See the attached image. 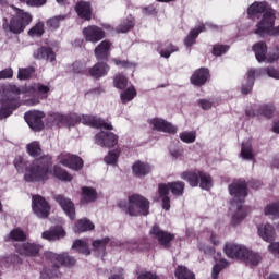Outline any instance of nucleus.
<instances>
[{
  "mask_svg": "<svg viewBox=\"0 0 279 279\" xmlns=\"http://www.w3.org/2000/svg\"><path fill=\"white\" fill-rule=\"evenodd\" d=\"M263 12H265V14L262 21L257 24L255 34H258L259 36H265V34H268L269 36H278L279 26L274 27L276 11L274 9H268L267 2H255L247 10L248 16H256V14Z\"/></svg>",
  "mask_w": 279,
  "mask_h": 279,
  "instance_id": "obj_1",
  "label": "nucleus"
},
{
  "mask_svg": "<svg viewBox=\"0 0 279 279\" xmlns=\"http://www.w3.org/2000/svg\"><path fill=\"white\" fill-rule=\"evenodd\" d=\"M229 193L232 196V208H236V213L232 217V223L236 226L247 217V213H245V209L241 205L247 197V183L244 180L233 181V184L229 185Z\"/></svg>",
  "mask_w": 279,
  "mask_h": 279,
  "instance_id": "obj_2",
  "label": "nucleus"
},
{
  "mask_svg": "<svg viewBox=\"0 0 279 279\" xmlns=\"http://www.w3.org/2000/svg\"><path fill=\"white\" fill-rule=\"evenodd\" d=\"M51 169V157L36 159L32 166L26 170V182H45L49 180Z\"/></svg>",
  "mask_w": 279,
  "mask_h": 279,
  "instance_id": "obj_3",
  "label": "nucleus"
},
{
  "mask_svg": "<svg viewBox=\"0 0 279 279\" xmlns=\"http://www.w3.org/2000/svg\"><path fill=\"white\" fill-rule=\"evenodd\" d=\"M119 208H123L131 217H138V215H149V202L145 196L133 194L129 196V203L120 202Z\"/></svg>",
  "mask_w": 279,
  "mask_h": 279,
  "instance_id": "obj_4",
  "label": "nucleus"
},
{
  "mask_svg": "<svg viewBox=\"0 0 279 279\" xmlns=\"http://www.w3.org/2000/svg\"><path fill=\"white\" fill-rule=\"evenodd\" d=\"M46 258L51 259L53 269L52 270L45 269L41 272L43 279L58 278V268L61 267V265H64L65 267H73V265H75V258L69 256V254L57 255L53 253H47Z\"/></svg>",
  "mask_w": 279,
  "mask_h": 279,
  "instance_id": "obj_5",
  "label": "nucleus"
},
{
  "mask_svg": "<svg viewBox=\"0 0 279 279\" xmlns=\"http://www.w3.org/2000/svg\"><path fill=\"white\" fill-rule=\"evenodd\" d=\"M13 10L15 14L10 20L9 29L12 34H23L25 27L33 21L32 14L16 7H13Z\"/></svg>",
  "mask_w": 279,
  "mask_h": 279,
  "instance_id": "obj_6",
  "label": "nucleus"
},
{
  "mask_svg": "<svg viewBox=\"0 0 279 279\" xmlns=\"http://www.w3.org/2000/svg\"><path fill=\"white\" fill-rule=\"evenodd\" d=\"M184 182L182 181H175L170 182L168 184L161 183L159 184V195L162 197V208L165 210H169L171 208V199H169V192L171 191L172 194L180 196L184 193Z\"/></svg>",
  "mask_w": 279,
  "mask_h": 279,
  "instance_id": "obj_7",
  "label": "nucleus"
},
{
  "mask_svg": "<svg viewBox=\"0 0 279 279\" xmlns=\"http://www.w3.org/2000/svg\"><path fill=\"white\" fill-rule=\"evenodd\" d=\"M33 211L39 219H47V217H49V213H51V206L45 199V197L40 195H34Z\"/></svg>",
  "mask_w": 279,
  "mask_h": 279,
  "instance_id": "obj_8",
  "label": "nucleus"
},
{
  "mask_svg": "<svg viewBox=\"0 0 279 279\" xmlns=\"http://www.w3.org/2000/svg\"><path fill=\"white\" fill-rule=\"evenodd\" d=\"M58 161L63 165V167H68L74 171H80V169L84 167V161L82 158L76 155H71L70 153H61L58 156Z\"/></svg>",
  "mask_w": 279,
  "mask_h": 279,
  "instance_id": "obj_9",
  "label": "nucleus"
},
{
  "mask_svg": "<svg viewBox=\"0 0 279 279\" xmlns=\"http://www.w3.org/2000/svg\"><path fill=\"white\" fill-rule=\"evenodd\" d=\"M149 234L153 239L158 240L159 245H162V247L166 248L171 247V241L175 239V235L167 231H162L158 226H154L149 231Z\"/></svg>",
  "mask_w": 279,
  "mask_h": 279,
  "instance_id": "obj_10",
  "label": "nucleus"
},
{
  "mask_svg": "<svg viewBox=\"0 0 279 279\" xmlns=\"http://www.w3.org/2000/svg\"><path fill=\"white\" fill-rule=\"evenodd\" d=\"M223 250L228 258H232L233 260H242L245 258V254H247V248L245 246L234 242H228Z\"/></svg>",
  "mask_w": 279,
  "mask_h": 279,
  "instance_id": "obj_11",
  "label": "nucleus"
},
{
  "mask_svg": "<svg viewBox=\"0 0 279 279\" xmlns=\"http://www.w3.org/2000/svg\"><path fill=\"white\" fill-rule=\"evenodd\" d=\"M83 36L87 43H99L106 38V31L97 25H90L83 28Z\"/></svg>",
  "mask_w": 279,
  "mask_h": 279,
  "instance_id": "obj_12",
  "label": "nucleus"
},
{
  "mask_svg": "<svg viewBox=\"0 0 279 279\" xmlns=\"http://www.w3.org/2000/svg\"><path fill=\"white\" fill-rule=\"evenodd\" d=\"M253 51L258 62H265L266 60L267 62H276V60L279 59V53H275L272 56L267 57V44L263 41L255 44L253 46Z\"/></svg>",
  "mask_w": 279,
  "mask_h": 279,
  "instance_id": "obj_13",
  "label": "nucleus"
},
{
  "mask_svg": "<svg viewBox=\"0 0 279 279\" xmlns=\"http://www.w3.org/2000/svg\"><path fill=\"white\" fill-rule=\"evenodd\" d=\"M45 118V113L40 111H29L25 113L24 119L26 123H28L29 128L32 130H35V132H38L43 130V119Z\"/></svg>",
  "mask_w": 279,
  "mask_h": 279,
  "instance_id": "obj_14",
  "label": "nucleus"
},
{
  "mask_svg": "<svg viewBox=\"0 0 279 279\" xmlns=\"http://www.w3.org/2000/svg\"><path fill=\"white\" fill-rule=\"evenodd\" d=\"M96 143L102 147H114L119 143V137L114 133L100 132L96 135Z\"/></svg>",
  "mask_w": 279,
  "mask_h": 279,
  "instance_id": "obj_15",
  "label": "nucleus"
},
{
  "mask_svg": "<svg viewBox=\"0 0 279 279\" xmlns=\"http://www.w3.org/2000/svg\"><path fill=\"white\" fill-rule=\"evenodd\" d=\"M56 202L61 206V208L64 210V213L70 217V219H75V205L71 199L62 196L57 195L54 196Z\"/></svg>",
  "mask_w": 279,
  "mask_h": 279,
  "instance_id": "obj_16",
  "label": "nucleus"
},
{
  "mask_svg": "<svg viewBox=\"0 0 279 279\" xmlns=\"http://www.w3.org/2000/svg\"><path fill=\"white\" fill-rule=\"evenodd\" d=\"M17 254L22 256H36L40 252V246L32 243L15 244Z\"/></svg>",
  "mask_w": 279,
  "mask_h": 279,
  "instance_id": "obj_17",
  "label": "nucleus"
},
{
  "mask_svg": "<svg viewBox=\"0 0 279 279\" xmlns=\"http://www.w3.org/2000/svg\"><path fill=\"white\" fill-rule=\"evenodd\" d=\"M82 123L90 125L92 128H104L105 130H113L112 124L93 116H84Z\"/></svg>",
  "mask_w": 279,
  "mask_h": 279,
  "instance_id": "obj_18",
  "label": "nucleus"
},
{
  "mask_svg": "<svg viewBox=\"0 0 279 279\" xmlns=\"http://www.w3.org/2000/svg\"><path fill=\"white\" fill-rule=\"evenodd\" d=\"M150 123L154 125V129L159 132H168V134H175L178 132V128L162 119H153Z\"/></svg>",
  "mask_w": 279,
  "mask_h": 279,
  "instance_id": "obj_19",
  "label": "nucleus"
},
{
  "mask_svg": "<svg viewBox=\"0 0 279 279\" xmlns=\"http://www.w3.org/2000/svg\"><path fill=\"white\" fill-rule=\"evenodd\" d=\"M209 77L210 73L208 69L201 68L192 75L191 83L194 84V86H204Z\"/></svg>",
  "mask_w": 279,
  "mask_h": 279,
  "instance_id": "obj_20",
  "label": "nucleus"
},
{
  "mask_svg": "<svg viewBox=\"0 0 279 279\" xmlns=\"http://www.w3.org/2000/svg\"><path fill=\"white\" fill-rule=\"evenodd\" d=\"M75 10L81 19L85 21H90L93 17V10L90 9L89 2L81 1L76 4Z\"/></svg>",
  "mask_w": 279,
  "mask_h": 279,
  "instance_id": "obj_21",
  "label": "nucleus"
},
{
  "mask_svg": "<svg viewBox=\"0 0 279 279\" xmlns=\"http://www.w3.org/2000/svg\"><path fill=\"white\" fill-rule=\"evenodd\" d=\"M110 47H112V44L108 40L101 41L96 48H95V56L97 60H106L108 56H110Z\"/></svg>",
  "mask_w": 279,
  "mask_h": 279,
  "instance_id": "obj_22",
  "label": "nucleus"
},
{
  "mask_svg": "<svg viewBox=\"0 0 279 279\" xmlns=\"http://www.w3.org/2000/svg\"><path fill=\"white\" fill-rule=\"evenodd\" d=\"M202 177V171L190 170L181 174L182 180L189 182L190 186H197L199 184V178Z\"/></svg>",
  "mask_w": 279,
  "mask_h": 279,
  "instance_id": "obj_23",
  "label": "nucleus"
},
{
  "mask_svg": "<svg viewBox=\"0 0 279 279\" xmlns=\"http://www.w3.org/2000/svg\"><path fill=\"white\" fill-rule=\"evenodd\" d=\"M258 234L267 243H270V241H274V239L276 238V230L271 225H262L258 228Z\"/></svg>",
  "mask_w": 279,
  "mask_h": 279,
  "instance_id": "obj_24",
  "label": "nucleus"
},
{
  "mask_svg": "<svg viewBox=\"0 0 279 279\" xmlns=\"http://www.w3.org/2000/svg\"><path fill=\"white\" fill-rule=\"evenodd\" d=\"M41 236L47 241H57V239H64V236H66V232H64V229L61 227H56L49 231H45Z\"/></svg>",
  "mask_w": 279,
  "mask_h": 279,
  "instance_id": "obj_25",
  "label": "nucleus"
},
{
  "mask_svg": "<svg viewBox=\"0 0 279 279\" xmlns=\"http://www.w3.org/2000/svg\"><path fill=\"white\" fill-rule=\"evenodd\" d=\"M110 68L106 63H96L92 69H89V75L94 77V80H99V77H104V75L108 74Z\"/></svg>",
  "mask_w": 279,
  "mask_h": 279,
  "instance_id": "obj_26",
  "label": "nucleus"
},
{
  "mask_svg": "<svg viewBox=\"0 0 279 279\" xmlns=\"http://www.w3.org/2000/svg\"><path fill=\"white\" fill-rule=\"evenodd\" d=\"M133 173L137 178H143V175H147V173H150L151 171V166L149 163H145L142 161H136L133 167Z\"/></svg>",
  "mask_w": 279,
  "mask_h": 279,
  "instance_id": "obj_27",
  "label": "nucleus"
},
{
  "mask_svg": "<svg viewBox=\"0 0 279 279\" xmlns=\"http://www.w3.org/2000/svg\"><path fill=\"white\" fill-rule=\"evenodd\" d=\"M242 260L250 267H256V265H258V263L263 260V257L260 256V254L246 248L245 256L242 257Z\"/></svg>",
  "mask_w": 279,
  "mask_h": 279,
  "instance_id": "obj_28",
  "label": "nucleus"
},
{
  "mask_svg": "<svg viewBox=\"0 0 279 279\" xmlns=\"http://www.w3.org/2000/svg\"><path fill=\"white\" fill-rule=\"evenodd\" d=\"M97 199V191L93 187H82L81 202L82 204H90Z\"/></svg>",
  "mask_w": 279,
  "mask_h": 279,
  "instance_id": "obj_29",
  "label": "nucleus"
},
{
  "mask_svg": "<svg viewBox=\"0 0 279 279\" xmlns=\"http://www.w3.org/2000/svg\"><path fill=\"white\" fill-rule=\"evenodd\" d=\"M35 58H37V60H49L53 62V60H56V52H53L51 48L43 47L35 52Z\"/></svg>",
  "mask_w": 279,
  "mask_h": 279,
  "instance_id": "obj_30",
  "label": "nucleus"
},
{
  "mask_svg": "<svg viewBox=\"0 0 279 279\" xmlns=\"http://www.w3.org/2000/svg\"><path fill=\"white\" fill-rule=\"evenodd\" d=\"M205 29L206 27L204 26V24L199 25L196 28H193L187 35V37L185 38L184 45H186V47H192V45H195V40H197V36H199V34H202V32H204Z\"/></svg>",
  "mask_w": 279,
  "mask_h": 279,
  "instance_id": "obj_31",
  "label": "nucleus"
},
{
  "mask_svg": "<svg viewBox=\"0 0 279 279\" xmlns=\"http://www.w3.org/2000/svg\"><path fill=\"white\" fill-rule=\"evenodd\" d=\"M88 230H95V225L90 220L84 218L76 222L74 232H88Z\"/></svg>",
  "mask_w": 279,
  "mask_h": 279,
  "instance_id": "obj_32",
  "label": "nucleus"
},
{
  "mask_svg": "<svg viewBox=\"0 0 279 279\" xmlns=\"http://www.w3.org/2000/svg\"><path fill=\"white\" fill-rule=\"evenodd\" d=\"M178 279H195V274L191 272L186 267L179 266L174 272Z\"/></svg>",
  "mask_w": 279,
  "mask_h": 279,
  "instance_id": "obj_33",
  "label": "nucleus"
},
{
  "mask_svg": "<svg viewBox=\"0 0 279 279\" xmlns=\"http://www.w3.org/2000/svg\"><path fill=\"white\" fill-rule=\"evenodd\" d=\"M256 75H258V71L254 69L248 70L247 80L250 85L247 87L245 86L242 87L243 95H247L248 93L252 92V86H254V77H256Z\"/></svg>",
  "mask_w": 279,
  "mask_h": 279,
  "instance_id": "obj_34",
  "label": "nucleus"
},
{
  "mask_svg": "<svg viewBox=\"0 0 279 279\" xmlns=\"http://www.w3.org/2000/svg\"><path fill=\"white\" fill-rule=\"evenodd\" d=\"M73 250H76V252H80V254H85V256H88L90 254V248H88V244L82 240H76L73 245Z\"/></svg>",
  "mask_w": 279,
  "mask_h": 279,
  "instance_id": "obj_35",
  "label": "nucleus"
},
{
  "mask_svg": "<svg viewBox=\"0 0 279 279\" xmlns=\"http://www.w3.org/2000/svg\"><path fill=\"white\" fill-rule=\"evenodd\" d=\"M54 175L58 178V180H62L63 182H71L73 180V177L66 172V170L56 166L54 167Z\"/></svg>",
  "mask_w": 279,
  "mask_h": 279,
  "instance_id": "obj_36",
  "label": "nucleus"
},
{
  "mask_svg": "<svg viewBox=\"0 0 279 279\" xmlns=\"http://www.w3.org/2000/svg\"><path fill=\"white\" fill-rule=\"evenodd\" d=\"M134 97H136V88L131 86L121 94V101L122 104H128L129 101H132Z\"/></svg>",
  "mask_w": 279,
  "mask_h": 279,
  "instance_id": "obj_37",
  "label": "nucleus"
},
{
  "mask_svg": "<svg viewBox=\"0 0 279 279\" xmlns=\"http://www.w3.org/2000/svg\"><path fill=\"white\" fill-rule=\"evenodd\" d=\"M113 86L120 90L128 88V77L123 74H117L113 78Z\"/></svg>",
  "mask_w": 279,
  "mask_h": 279,
  "instance_id": "obj_38",
  "label": "nucleus"
},
{
  "mask_svg": "<svg viewBox=\"0 0 279 279\" xmlns=\"http://www.w3.org/2000/svg\"><path fill=\"white\" fill-rule=\"evenodd\" d=\"M132 27H134V19L129 17L117 27V32L118 34H125L126 32H130Z\"/></svg>",
  "mask_w": 279,
  "mask_h": 279,
  "instance_id": "obj_39",
  "label": "nucleus"
},
{
  "mask_svg": "<svg viewBox=\"0 0 279 279\" xmlns=\"http://www.w3.org/2000/svg\"><path fill=\"white\" fill-rule=\"evenodd\" d=\"M43 34H45V23L43 22H38L28 31V36H37V38H40Z\"/></svg>",
  "mask_w": 279,
  "mask_h": 279,
  "instance_id": "obj_40",
  "label": "nucleus"
},
{
  "mask_svg": "<svg viewBox=\"0 0 279 279\" xmlns=\"http://www.w3.org/2000/svg\"><path fill=\"white\" fill-rule=\"evenodd\" d=\"M35 72L36 70L34 69V66L22 68L19 70L17 77L19 80H29V77H32V75H34Z\"/></svg>",
  "mask_w": 279,
  "mask_h": 279,
  "instance_id": "obj_41",
  "label": "nucleus"
},
{
  "mask_svg": "<svg viewBox=\"0 0 279 279\" xmlns=\"http://www.w3.org/2000/svg\"><path fill=\"white\" fill-rule=\"evenodd\" d=\"M27 151L29 156L36 157L40 156L43 149H40V144L38 142H32L31 144L27 145Z\"/></svg>",
  "mask_w": 279,
  "mask_h": 279,
  "instance_id": "obj_42",
  "label": "nucleus"
},
{
  "mask_svg": "<svg viewBox=\"0 0 279 279\" xmlns=\"http://www.w3.org/2000/svg\"><path fill=\"white\" fill-rule=\"evenodd\" d=\"M242 158L246 160H252L254 158V154L252 153V144L251 143H243L242 150H241Z\"/></svg>",
  "mask_w": 279,
  "mask_h": 279,
  "instance_id": "obj_43",
  "label": "nucleus"
},
{
  "mask_svg": "<svg viewBox=\"0 0 279 279\" xmlns=\"http://www.w3.org/2000/svg\"><path fill=\"white\" fill-rule=\"evenodd\" d=\"M274 112H276V110L271 105H263L258 110V114H260L262 117H267L268 119H271V117H274Z\"/></svg>",
  "mask_w": 279,
  "mask_h": 279,
  "instance_id": "obj_44",
  "label": "nucleus"
},
{
  "mask_svg": "<svg viewBox=\"0 0 279 279\" xmlns=\"http://www.w3.org/2000/svg\"><path fill=\"white\" fill-rule=\"evenodd\" d=\"M199 180H201V189H205V191H208V189L213 186V179L210 178V175L202 172Z\"/></svg>",
  "mask_w": 279,
  "mask_h": 279,
  "instance_id": "obj_45",
  "label": "nucleus"
},
{
  "mask_svg": "<svg viewBox=\"0 0 279 279\" xmlns=\"http://www.w3.org/2000/svg\"><path fill=\"white\" fill-rule=\"evenodd\" d=\"M264 213L265 215H270L271 217H279V202L267 205Z\"/></svg>",
  "mask_w": 279,
  "mask_h": 279,
  "instance_id": "obj_46",
  "label": "nucleus"
},
{
  "mask_svg": "<svg viewBox=\"0 0 279 279\" xmlns=\"http://www.w3.org/2000/svg\"><path fill=\"white\" fill-rule=\"evenodd\" d=\"M60 21H64V16L59 15L52 19H49L46 23L47 27L50 29H58L60 27Z\"/></svg>",
  "mask_w": 279,
  "mask_h": 279,
  "instance_id": "obj_47",
  "label": "nucleus"
},
{
  "mask_svg": "<svg viewBox=\"0 0 279 279\" xmlns=\"http://www.w3.org/2000/svg\"><path fill=\"white\" fill-rule=\"evenodd\" d=\"M10 236L12 239V241H26L27 235H25V233L23 232V230L21 229H14L11 231Z\"/></svg>",
  "mask_w": 279,
  "mask_h": 279,
  "instance_id": "obj_48",
  "label": "nucleus"
},
{
  "mask_svg": "<svg viewBox=\"0 0 279 279\" xmlns=\"http://www.w3.org/2000/svg\"><path fill=\"white\" fill-rule=\"evenodd\" d=\"M180 138L183 143H195L197 134L195 132H183L180 134Z\"/></svg>",
  "mask_w": 279,
  "mask_h": 279,
  "instance_id": "obj_49",
  "label": "nucleus"
},
{
  "mask_svg": "<svg viewBox=\"0 0 279 279\" xmlns=\"http://www.w3.org/2000/svg\"><path fill=\"white\" fill-rule=\"evenodd\" d=\"M225 267H228V262L226 260H220L218 264H216L213 268V278L217 279V276L221 274V270L225 269Z\"/></svg>",
  "mask_w": 279,
  "mask_h": 279,
  "instance_id": "obj_50",
  "label": "nucleus"
},
{
  "mask_svg": "<svg viewBox=\"0 0 279 279\" xmlns=\"http://www.w3.org/2000/svg\"><path fill=\"white\" fill-rule=\"evenodd\" d=\"M110 240L108 238H105L102 240H96L93 242V247L97 250L98 252L106 250V245H108V242Z\"/></svg>",
  "mask_w": 279,
  "mask_h": 279,
  "instance_id": "obj_51",
  "label": "nucleus"
},
{
  "mask_svg": "<svg viewBox=\"0 0 279 279\" xmlns=\"http://www.w3.org/2000/svg\"><path fill=\"white\" fill-rule=\"evenodd\" d=\"M22 3H26L31 8H40L47 3V0H20Z\"/></svg>",
  "mask_w": 279,
  "mask_h": 279,
  "instance_id": "obj_52",
  "label": "nucleus"
},
{
  "mask_svg": "<svg viewBox=\"0 0 279 279\" xmlns=\"http://www.w3.org/2000/svg\"><path fill=\"white\" fill-rule=\"evenodd\" d=\"M228 49H230V47H228L226 45H216V46H214L213 54L214 56H223V53H226V51H228Z\"/></svg>",
  "mask_w": 279,
  "mask_h": 279,
  "instance_id": "obj_53",
  "label": "nucleus"
},
{
  "mask_svg": "<svg viewBox=\"0 0 279 279\" xmlns=\"http://www.w3.org/2000/svg\"><path fill=\"white\" fill-rule=\"evenodd\" d=\"M117 158H119V150L110 151L109 156L105 157V162H107V165H114Z\"/></svg>",
  "mask_w": 279,
  "mask_h": 279,
  "instance_id": "obj_54",
  "label": "nucleus"
},
{
  "mask_svg": "<svg viewBox=\"0 0 279 279\" xmlns=\"http://www.w3.org/2000/svg\"><path fill=\"white\" fill-rule=\"evenodd\" d=\"M54 121L58 123V125H66L69 123V117L68 116H62L60 113L54 114Z\"/></svg>",
  "mask_w": 279,
  "mask_h": 279,
  "instance_id": "obj_55",
  "label": "nucleus"
},
{
  "mask_svg": "<svg viewBox=\"0 0 279 279\" xmlns=\"http://www.w3.org/2000/svg\"><path fill=\"white\" fill-rule=\"evenodd\" d=\"M13 76H14V72L10 68L0 71V80H10Z\"/></svg>",
  "mask_w": 279,
  "mask_h": 279,
  "instance_id": "obj_56",
  "label": "nucleus"
},
{
  "mask_svg": "<svg viewBox=\"0 0 279 279\" xmlns=\"http://www.w3.org/2000/svg\"><path fill=\"white\" fill-rule=\"evenodd\" d=\"M267 75L274 80H279V70L275 68L266 69Z\"/></svg>",
  "mask_w": 279,
  "mask_h": 279,
  "instance_id": "obj_57",
  "label": "nucleus"
},
{
  "mask_svg": "<svg viewBox=\"0 0 279 279\" xmlns=\"http://www.w3.org/2000/svg\"><path fill=\"white\" fill-rule=\"evenodd\" d=\"M37 90H38L39 95H44L43 97H44V99H46L47 93H49V86L38 84L37 85Z\"/></svg>",
  "mask_w": 279,
  "mask_h": 279,
  "instance_id": "obj_58",
  "label": "nucleus"
},
{
  "mask_svg": "<svg viewBox=\"0 0 279 279\" xmlns=\"http://www.w3.org/2000/svg\"><path fill=\"white\" fill-rule=\"evenodd\" d=\"M10 114H12V109H10L9 107H2L0 109V120L8 119V117H10Z\"/></svg>",
  "mask_w": 279,
  "mask_h": 279,
  "instance_id": "obj_59",
  "label": "nucleus"
},
{
  "mask_svg": "<svg viewBox=\"0 0 279 279\" xmlns=\"http://www.w3.org/2000/svg\"><path fill=\"white\" fill-rule=\"evenodd\" d=\"M199 106L203 108V110H210V108H213V102L207 99H201Z\"/></svg>",
  "mask_w": 279,
  "mask_h": 279,
  "instance_id": "obj_60",
  "label": "nucleus"
},
{
  "mask_svg": "<svg viewBox=\"0 0 279 279\" xmlns=\"http://www.w3.org/2000/svg\"><path fill=\"white\" fill-rule=\"evenodd\" d=\"M171 50H161L160 51V56L162 58H169V56H171V53H173V51H178V48H175L174 46H170Z\"/></svg>",
  "mask_w": 279,
  "mask_h": 279,
  "instance_id": "obj_61",
  "label": "nucleus"
},
{
  "mask_svg": "<svg viewBox=\"0 0 279 279\" xmlns=\"http://www.w3.org/2000/svg\"><path fill=\"white\" fill-rule=\"evenodd\" d=\"M137 279H158V276L154 275L153 272H142Z\"/></svg>",
  "mask_w": 279,
  "mask_h": 279,
  "instance_id": "obj_62",
  "label": "nucleus"
},
{
  "mask_svg": "<svg viewBox=\"0 0 279 279\" xmlns=\"http://www.w3.org/2000/svg\"><path fill=\"white\" fill-rule=\"evenodd\" d=\"M14 166L17 169V171H21V169H23V159H22V157H16L15 158Z\"/></svg>",
  "mask_w": 279,
  "mask_h": 279,
  "instance_id": "obj_63",
  "label": "nucleus"
},
{
  "mask_svg": "<svg viewBox=\"0 0 279 279\" xmlns=\"http://www.w3.org/2000/svg\"><path fill=\"white\" fill-rule=\"evenodd\" d=\"M109 279H124L123 275H111Z\"/></svg>",
  "mask_w": 279,
  "mask_h": 279,
  "instance_id": "obj_64",
  "label": "nucleus"
}]
</instances>
